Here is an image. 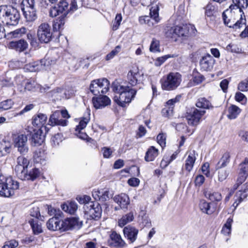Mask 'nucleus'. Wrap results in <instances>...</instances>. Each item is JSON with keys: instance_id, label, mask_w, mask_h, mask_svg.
I'll list each match as a JSON object with an SVG mask.
<instances>
[{"instance_id": "1", "label": "nucleus", "mask_w": 248, "mask_h": 248, "mask_svg": "<svg viewBox=\"0 0 248 248\" xmlns=\"http://www.w3.org/2000/svg\"><path fill=\"white\" fill-rule=\"evenodd\" d=\"M112 88L115 93L113 99L115 103L121 107L129 104L136 93V89L128 86L121 85L117 81L112 83Z\"/></svg>"}, {"instance_id": "2", "label": "nucleus", "mask_w": 248, "mask_h": 248, "mask_svg": "<svg viewBox=\"0 0 248 248\" xmlns=\"http://www.w3.org/2000/svg\"><path fill=\"white\" fill-rule=\"evenodd\" d=\"M222 18L225 25L234 29L245 26L246 20L244 13L238 8L236 10L229 8L222 14Z\"/></svg>"}, {"instance_id": "3", "label": "nucleus", "mask_w": 248, "mask_h": 248, "mask_svg": "<svg viewBox=\"0 0 248 248\" xmlns=\"http://www.w3.org/2000/svg\"><path fill=\"white\" fill-rule=\"evenodd\" d=\"M20 19L17 10L11 6H0V20L10 25H16Z\"/></svg>"}, {"instance_id": "4", "label": "nucleus", "mask_w": 248, "mask_h": 248, "mask_svg": "<svg viewBox=\"0 0 248 248\" xmlns=\"http://www.w3.org/2000/svg\"><path fill=\"white\" fill-rule=\"evenodd\" d=\"M19 183L11 176L0 180V196L10 197L13 195L15 191L19 188Z\"/></svg>"}, {"instance_id": "5", "label": "nucleus", "mask_w": 248, "mask_h": 248, "mask_svg": "<svg viewBox=\"0 0 248 248\" xmlns=\"http://www.w3.org/2000/svg\"><path fill=\"white\" fill-rule=\"evenodd\" d=\"M182 81V76L177 72H171L164 76L161 80L163 90L172 91L177 89Z\"/></svg>"}, {"instance_id": "6", "label": "nucleus", "mask_w": 248, "mask_h": 248, "mask_svg": "<svg viewBox=\"0 0 248 248\" xmlns=\"http://www.w3.org/2000/svg\"><path fill=\"white\" fill-rule=\"evenodd\" d=\"M53 31L51 26L46 22L42 23L38 27L37 35L41 43H48L52 39Z\"/></svg>"}, {"instance_id": "7", "label": "nucleus", "mask_w": 248, "mask_h": 248, "mask_svg": "<svg viewBox=\"0 0 248 248\" xmlns=\"http://www.w3.org/2000/svg\"><path fill=\"white\" fill-rule=\"evenodd\" d=\"M14 147L21 154H26L29 151L28 137L25 134L15 135L13 138Z\"/></svg>"}, {"instance_id": "8", "label": "nucleus", "mask_w": 248, "mask_h": 248, "mask_svg": "<svg viewBox=\"0 0 248 248\" xmlns=\"http://www.w3.org/2000/svg\"><path fill=\"white\" fill-rule=\"evenodd\" d=\"M57 7L59 12L64 16L69 12H73L78 9L76 0H62L59 2Z\"/></svg>"}, {"instance_id": "9", "label": "nucleus", "mask_w": 248, "mask_h": 248, "mask_svg": "<svg viewBox=\"0 0 248 248\" xmlns=\"http://www.w3.org/2000/svg\"><path fill=\"white\" fill-rule=\"evenodd\" d=\"M204 110H199L194 108L192 111L188 113L186 116L188 124L192 126H197L199 124L202 117L204 115Z\"/></svg>"}, {"instance_id": "10", "label": "nucleus", "mask_w": 248, "mask_h": 248, "mask_svg": "<svg viewBox=\"0 0 248 248\" xmlns=\"http://www.w3.org/2000/svg\"><path fill=\"white\" fill-rule=\"evenodd\" d=\"M108 244L111 247L118 248H123L127 246L126 243L122 239L121 235L115 231L110 234Z\"/></svg>"}, {"instance_id": "11", "label": "nucleus", "mask_w": 248, "mask_h": 248, "mask_svg": "<svg viewBox=\"0 0 248 248\" xmlns=\"http://www.w3.org/2000/svg\"><path fill=\"white\" fill-rule=\"evenodd\" d=\"M196 159L195 152L194 151L190 152L185 160V163L183 169L182 173L183 175L187 176L189 174L193 168Z\"/></svg>"}, {"instance_id": "12", "label": "nucleus", "mask_w": 248, "mask_h": 248, "mask_svg": "<svg viewBox=\"0 0 248 248\" xmlns=\"http://www.w3.org/2000/svg\"><path fill=\"white\" fill-rule=\"evenodd\" d=\"M248 196V185L244 184L241 186L240 189L237 191L234 197V202L232 206L235 209L239 203L246 199Z\"/></svg>"}, {"instance_id": "13", "label": "nucleus", "mask_w": 248, "mask_h": 248, "mask_svg": "<svg viewBox=\"0 0 248 248\" xmlns=\"http://www.w3.org/2000/svg\"><path fill=\"white\" fill-rule=\"evenodd\" d=\"M127 81L131 86H135L141 81V75L137 68H133L127 74Z\"/></svg>"}, {"instance_id": "14", "label": "nucleus", "mask_w": 248, "mask_h": 248, "mask_svg": "<svg viewBox=\"0 0 248 248\" xmlns=\"http://www.w3.org/2000/svg\"><path fill=\"white\" fill-rule=\"evenodd\" d=\"M123 233L129 243H133L137 240L139 230L133 226L128 225L124 228Z\"/></svg>"}, {"instance_id": "15", "label": "nucleus", "mask_w": 248, "mask_h": 248, "mask_svg": "<svg viewBox=\"0 0 248 248\" xmlns=\"http://www.w3.org/2000/svg\"><path fill=\"white\" fill-rule=\"evenodd\" d=\"M40 175L39 169L33 168L29 171L27 169L24 171L20 173L17 176L22 180H31L33 181L36 179Z\"/></svg>"}, {"instance_id": "16", "label": "nucleus", "mask_w": 248, "mask_h": 248, "mask_svg": "<svg viewBox=\"0 0 248 248\" xmlns=\"http://www.w3.org/2000/svg\"><path fill=\"white\" fill-rule=\"evenodd\" d=\"M92 101L93 106L96 109H102L105 107L109 105L111 103L110 99L106 95L93 97Z\"/></svg>"}, {"instance_id": "17", "label": "nucleus", "mask_w": 248, "mask_h": 248, "mask_svg": "<svg viewBox=\"0 0 248 248\" xmlns=\"http://www.w3.org/2000/svg\"><path fill=\"white\" fill-rule=\"evenodd\" d=\"M16 163L17 164L15 166V171L17 176L28 169L29 161L25 157L20 156L17 158Z\"/></svg>"}, {"instance_id": "18", "label": "nucleus", "mask_w": 248, "mask_h": 248, "mask_svg": "<svg viewBox=\"0 0 248 248\" xmlns=\"http://www.w3.org/2000/svg\"><path fill=\"white\" fill-rule=\"evenodd\" d=\"M176 28H179L176 30L177 36H187L189 34H195L196 31L194 26L189 24L185 25L182 27L176 26Z\"/></svg>"}, {"instance_id": "19", "label": "nucleus", "mask_w": 248, "mask_h": 248, "mask_svg": "<svg viewBox=\"0 0 248 248\" xmlns=\"http://www.w3.org/2000/svg\"><path fill=\"white\" fill-rule=\"evenodd\" d=\"M67 121L60 118V111H55L52 114L48 120V124L54 126L55 125L66 126Z\"/></svg>"}, {"instance_id": "20", "label": "nucleus", "mask_w": 248, "mask_h": 248, "mask_svg": "<svg viewBox=\"0 0 248 248\" xmlns=\"http://www.w3.org/2000/svg\"><path fill=\"white\" fill-rule=\"evenodd\" d=\"M113 201L117 203L121 209H127L130 204L128 196L124 193L116 195L113 198Z\"/></svg>"}, {"instance_id": "21", "label": "nucleus", "mask_w": 248, "mask_h": 248, "mask_svg": "<svg viewBox=\"0 0 248 248\" xmlns=\"http://www.w3.org/2000/svg\"><path fill=\"white\" fill-rule=\"evenodd\" d=\"M214 63V60L211 55L203 56L200 62L201 68L203 71H210L213 68Z\"/></svg>"}, {"instance_id": "22", "label": "nucleus", "mask_w": 248, "mask_h": 248, "mask_svg": "<svg viewBox=\"0 0 248 248\" xmlns=\"http://www.w3.org/2000/svg\"><path fill=\"white\" fill-rule=\"evenodd\" d=\"M9 48L15 49L18 52L25 50L28 47V43L24 40H19L17 41H11L8 44Z\"/></svg>"}, {"instance_id": "23", "label": "nucleus", "mask_w": 248, "mask_h": 248, "mask_svg": "<svg viewBox=\"0 0 248 248\" xmlns=\"http://www.w3.org/2000/svg\"><path fill=\"white\" fill-rule=\"evenodd\" d=\"M248 176V159H245L239 165V177L237 181L239 183L244 182Z\"/></svg>"}, {"instance_id": "24", "label": "nucleus", "mask_w": 248, "mask_h": 248, "mask_svg": "<svg viewBox=\"0 0 248 248\" xmlns=\"http://www.w3.org/2000/svg\"><path fill=\"white\" fill-rule=\"evenodd\" d=\"M180 96H177L175 98L171 99L168 101L166 103L168 108H165L163 109L162 112L166 117H170L172 115L173 109L174 104L179 102Z\"/></svg>"}, {"instance_id": "25", "label": "nucleus", "mask_w": 248, "mask_h": 248, "mask_svg": "<svg viewBox=\"0 0 248 248\" xmlns=\"http://www.w3.org/2000/svg\"><path fill=\"white\" fill-rule=\"evenodd\" d=\"M44 139V136L43 135L41 129L33 130V133L31 136V141L35 146L41 145L43 142Z\"/></svg>"}, {"instance_id": "26", "label": "nucleus", "mask_w": 248, "mask_h": 248, "mask_svg": "<svg viewBox=\"0 0 248 248\" xmlns=\"http://www.w3.org/2000/svg\"><path fill=\"white\" fill-rule=\"evenodd\" d=\"M47 119V117L46 114L39 113L32 117V124L34 126L40 127L46 124Z\"/></svg>"}, {"instance_id": "27", "label": "nucleus", "mask_w": 248, "mask_h": 248, "mask_svg": "<svg viewBox=\"0 0 248 248\" xmlns=\"http://www.w3.org/2000/svg\"><path fill=\"white\" fill-rule=\"evenodd\" d=\"M47 228L51 231H61V220L58 217L50 218L46 223Z\"/></svg>"}, {"instance_id": "28", "label": "nucleus", "mask_w": 248, "mask_h": 248, "mask_svg": "<svg viewBox=\"0 0 248 248\" xmlns=\"http://www.w3.org/2000/svg\"><path fill=\"white\" fill-rule=\"evenodd\" d=\"M158 155V150L155 147L152 146L150 147L144 157L145 160L147 162L154 161Z\"/></svg>"}, {"instance_id": "29", "label": "nucleus", "mask_w": 248, "mask_h": 248, "mask_svg": "<svg viewBox=\"0 0 248 248\" xmlns=\"http://www.w3.org/2000/svg\"><path fill=\"white\" fill-rule=\"evenodd\" d=\"M12 144L10 141L3 140L0 142V156L6 155L10 153Z\"/></svg>"}, {"instance_id": "30", "label": "nucleus", "mask_w": 248, "mask_h": 248, "mask_svg": "<svg viewBox=\"0 0 248 248\" xmlns=\"http://www.w3.org/2000/svg\"><path fill=\"white\" fill-rule=\"evenodd\" d=\"M204 14L207 17L215 16L217 13L218 9L217 5L213 3H208L204 7Z\"/></svg>"}, {"instance_id": "31", "label": "nucleus", "mask_w": 248, "mask_h": 248, "mask_svg": "<svg viewBox=\"0 0 248 248\" xmlns=\"http://www.w3.org/2000/svg\"><path fill=\"white\" fill-rule=\"evenodd\" d=\"M24 16L27 21L32 22L35 20L37 18V14L35 8L23 9Z\"/></svg>"}, {"instance_id": "32", "label": "nucleus", "mask_w": 248, "mask_h": 248, "mask_svg": "<svg viewBox=\"0 0 248 248\" xmlns=\"http://www.w3.org/2000/svg\"><path fill=\"white\" fill-rule=\"evenodd\" d=\"M232 3L230 6V8L236 10V8L243 12V8H247L248 6V0H232Z\"/></svg>"}, {"instance_id": "33", "label": "nucleus", "mask_w": 248, "mask_h": 248, "mask_svg": "<svg viewBox=\"0 0 248 248\" xmlns=\"http://www.w3.org/2000/svg\"><path fill=\"white\" fill-rule=\"evenodd\" d=\"M102 209L100 206L97 204L96 206L93 204V207L90 209L89 214L90 216L95 220H97L101 216Z\"/></svg>"}, {"instance_id": "34", "label": "nucleus", "mask_w": 248, "mask_h": 248, "mask_svg": "<svg viewBox=\"0 0 248 248\" xmlns=\"http://www.w3.org/2000/svg\"><path fill=\"white\" fill-rule=\"evenodd\" d=\"M62 209L70 214H74L78 209V205L74 202H71L62 205Z\"/></svg>"}, {"instance_id": "35", "label": "nucleus", "mask_w": 248, "mask_h": 248, "mask_svg": "<svg viewBox=\"0 0 248 248\" xmlns=\"http://www.w3.org/2000/svg\"><path fill=\"white\" fill-rule=\"evenodd\" d=\"M211 204L212 203L207 202L204 200L201 201L199 204L200 208L203 213L211 214L215 211V208H212Z\"/></svg>"}, {"instance_id": "36", "label": "nucleus", "mask_w": 248, "mask_h": 248, "mask_svg": "<svg viewBox=\"0 0 248 248\" xmlns=\"http://www.w3.org/2000/svg\"><path fill=\"white\" fill-rule=\"evenodd\" d=\"M241 112V109L237 106L232 105L228 108L227 117L229 119H235Z\"/></svg>"}, {"instance_id": "37", "label": "nucleus", "mask_w": 248, "mask_h": 248, "mask_svg": "<svg viewBox=\"0 0 248 248\" xmlns=\"http://www.w3.org/2000/svg\"><path fill=\"white\" fill-rule=\"evenodd\" d=\"M134 219V215L132 212H129L123 216L118 222V226L120 227H124L127 223L132 221Z\"/></svg>"}, {"instance_id": "38", "label": "nucleus", "mask_w": 248, "mask_h": 248, "mask_svg": "<svg viewBox=\"0 0 248 248\" xmlns=\"http://www.w3.org/2000/svg\"><path fill=\"white\" fill-rule=\"evenodd\" d=\"M217 171V180L218 181L222 182L225 180L230 173L229 170L225 168H217L216 167Z\"/></svg>"}, {"instance_id": "39", "label": "nucleus", "mask_w": 248, "mask_h": 248, "mask_svg": "<svg viewBox=\"0 0 248 248\" xmlns=\"http://www.w3.org/2000/svg\"><path fill=\"white\" fill-rule=\"evenodd\" d=\"M90 120V114L89 113H88L86 116L81 118L79 120L78 124L76 127V131L77 132H79L85 128L89 122Z\"/></svg>"}, {"instance_id": "40", "label": "nucleus", "mask_w": 248, "mask_h": 248, "mask_svg": "<svg viewBox=\"0 0 248 248\" xmlns=\"http://www.w3.org/2000/svg\"><path fill=\"white\" fill-rule=\"evenodd\" d=\"M233 222V219L231 217L227 219L226 223L223 225L221 233L226 236H229L231 233L232 225Z\"/></svg>"}, {"instance_id": "41", "label": "nucleus", "mask_w": 248, "mask_h": 248, "mask_svg": "<svg viewBox=\"0 0 248 248\" xmlns=\"http://www.w3.org/2000/svg\"><path fill=\"white\" fill-rule=\"evenodd\" d=\"M102 93H107L109 89V82L106 78L97 79Z\"/></svg>"}, {"instance_id": "42", "label": "nucleus", "mask_w": 248, "mask_h": 248, "mask_svg": "<svg viewBox=\"0 0 248 248\" xmlns=\"http://www.w3.org/2000/svg\"><path fill=\"white\" fill-rule=\"evenodd\" d=\"M205 196L212 202H219L222 200L221 194L218 192H206Z\"/></svg>"}, {"instance_id": "43", "label": "nucleus", "mask_w": 248, "mask_h": 248, "mask_svg": "<svg viewBox=\"0 0 248 248\" xmlns=\"http://www.w3.org/2000/svg\"><path fill=\"white\" fill-rule=\"evenodd\" d=\"M159 10V6L156 4H155V5H153L150 8V14L151 17L152 18L155 20V23H158L160 21L158 14Z\"/></svg>"}, {"instance_id": "44", "label": "nucleus", "mask_w": 248, "mask_h": 248, "mask_svg": "<svg viewBox=\"0 0 248 248\" xmlns=\"http://www.w3.org/2000/svg\"><path fill=\"white\" fill-rule=\"evenodd\" d=\"M230 156L229 153H225L218 161L217 167V168H224L230 162Z\"/></svg>"}, {"instance_id": "45", "label": "nucleus", "mask_w": 248, "mask_h": 248, "mask_svg": "<svg viewBox=\"0 0 248 248\" xmlns=\"http://www.w3.org/2000/svg\"><path fill=\"white\" fill-rule=\"evenodd\" d=\"M41 65L37 62H33L25 65L24 68L25 71L34 72L39 71L40 69Z\"/></svg>"}, {"instance_id": "46", "label": "nucleus", "mask_w": 248, "mask_h": 248, "mask_svg": "<svg viewBox=\"0 0 248 248\" xmlns=\"http://www.w3.org/2000/svg\"><path fill=\"white\" fill-rule=\"evenodd\" d=\"M26 32V29L25 27H22L20 29H16L13 31L8 33L9 38H17L21 36Z\"/></svg>"}, {"instance_id": "47", "label": "nucleus", "mask_w": 248, "mask_h": 248, "mask_svg": "<svg viewBox=\"0 0 248 248\" xmlns=\"http://www.w3.org/2000/svg\"><path fill=\"white\" fill-rule=\"evenodd\" d=\"M197 107L203 109H209L211 107V103L205 98H201L198 99L196 104Z\"/></svg>"}, {"instance_id": "48", "label": "nucleus", "mask_w": 248, "mask_h": 248, "mask_svg": "<svg viewBox=\"0 0 248 248\" xmlns=\"http://www.w3.org/2000/svg\"><path fill=\"white\" fill-rule=\"evenodd\" d=\"M97 79L92 81L90 85V90L94 95H97L101 93V89Z\"/></svg>"}, {"instance_id": "49", "label": "nucleus", "mask_w": 248, "mask_h": 248, "mask_svg": "<svg viewBox=\"0 0 248 248\" xmlns=\"http://www.w3.org/2000/svg\"><path fill=\"white\" fill-rule=\"evenodd\" d=\"M70 229L72 228H79L82 225V221L79 220L78 218H68Z\"/></svg>"}, {"instance_id": "50", "label": "nucleus", "mask_w": 248, "mask_h": 248, "mask_svg": "<svg viewBox=\"0 0 248 248\" xmlns=\"http://www.w3.org/2000/svg\"><path fill=\"white\" fill-rule=\"evenodd\" d=\"M14 102L11 99H7L6 100L0 102V109L1 110H8L11 108Z\"/></svg>"}, {"instance_id": "51", "label": "nucleus", "mask_w": 248, "mask_h": 248, "mask_svg": "<svg viewBox=\"0 0 248 248\" xmlns=\"http://www.w3.org/2000/svg\"><path fill=\"white\" fill-rule=\"evenodd\" d=\"M122 20V16L121 14H118L116 15L115 19L113 21H112V29L113 31L117 30Z\"/></svg>"}, {"instance_id": "52", "label": "nucleus", "mask_w": 248, "mask_h": 248, "mask_svg": "<svg viewBox=\"0 0 248 248\" xmlns=\"http://www.w3.org/2000/svg\"><path fill=\"white\" fill-rule=\"evenodd\" d=\"M62 141V136L61 134H57L53 136L51 139V142L54 147L58 146Z\"/></svg>"}, {"instance_id": "53", "label": "nucleus", "mask_w": 248, "mask_h": 248, "mask_svg": "<svg viewBox=\"0 0 248 248\" xmlns=\"http://www.w3.org/2000/svg\"><path fill=\"white\" fill-rule=\"evenodd\" d=\"M156 140L157 143L162 147L164 148L166 146V135L165 133H160L157 137Z\"/></svg>"}, {"instance_id": "54", "label": "nucleus", "mask_w": 248, "mask_h": 248, "mask_svg": "<svg viewBox=\"0 0 248 248\" xmlns=\"http://www.w3.org/2000/svg\"><path fill=\"white\" fill-rule=\"evenodd\" d=\"M150 50L153 52H159V42L155 39H153L150 46Z\"/></svg>"}, {"instance_id": "55", "label": "nucleus", "mask_w": 248, "mask_h": 248, "mask_svg": "<svg viewBox=\"0 0 248 248\" xmlns=\"http://www.w3.org/2000/svg\"><path fill=\"white\" fill-rule=\"evenodd\" d=\"M100 201L105 202L109 199L111 195L109 194V191L107 188L101 189Z\"/></svg>"}, {"instance_id": "56", "label": "nucleus", "mask_w": 248, "mask_h": 248, "mask_svg": "<svg viewBox=\"0 0 248 248\" xmlns=\"http://www.w3.org/2000/svg\"><path fill=\"white\" fill-rule=\"evenodd\" d=\"M179 28H176V26L168 27V29L166 31L165 33L167 37L170 38H173L177 36L176 35V30Z\"/></svg>"}, {"instance_id": "57", "label": "nucleus", "mask_w": 248, "mask_h": 248, "mask_svg": "<svg viewBox=\"0 0 248 248\" xmlns=\"http://www.w3.org/2000/svg\"><path fill=\"white\" fill-rule=\"evenodd\" d=\"M121 46H117L113 50H112L110 53H109L106 56V60L108 61L113 58L116 55H117L119 53V52L121 50Z\"/></svg>"}, {"instance_id": "58", "label": "nucleus", "mask_w": 248, "mask_h": 248, "mask_svg": "<svg viewBox=\"0 0 248 248\" xmlns=\"http://www.w3.org/2000/svg\"><path fill=\"white\" fill-rule=\"evenodd\" d=\"M38 87V85L34 81H28L24 89L29 91H33Z\"/></svg>"}, {"instance_id": "59", "label": "nucleus", "mask_w": 248, "mask_h": 248, "mask_svg": "<svg viewBox=\"0 0 248 248\" xmlns=\"http://www.w3.org/2000/svg\"><path fill=\"white\" fill-rule=\"evenodd\" d=\"M237 89L241 92L248 91V78L241 81L238 85Z\"/></svg>"}, {"instance_id": "60", "label": "nucleus", "mask_w": 248, "mask_h": 248, "mask_svg": "<svg viewBox=\"0 0 248 248\" xmlns=\"http://www.w3.org/2000/svg\"><path fill=\"white\" fill-rule=\"evenodd\" d=\"M70 230L68 218L61 220V231L64 232Z\"/></svg>"}, {"instance_id": "61", "label": "nucleus", "mask_w": 248, "mask_h": 248, "mask_svg": "<svg viewBox=\"0 0 248 248\" xmlns=\"http://www.w3.org/2000/svg\"><path fill=\"white\" fill-rule=\"evenodd\" d=\"M170 55H166L162 57L157 58L155 62V64L157 66H159L162 64L168 58H171Z\"/></svg>"}, {"instance_id": "62", "label": "nucleus", "mask_w": 248, "mask_h": 248, "mask_svg": "<svg viewBox=\"0 0 248 248\" xmlns=\"http://www.w3.org/2000/svg\"><path fill=\"white\" fill-rule=\"evenodd\" d=\"M31 225L32 227L33 233L35 234H38L42 232L41 226L37 223H34V221L31 222Z\"/></svg>"}, {"instance_id": "63", "label": "nucleus", "mask_w": 248, "mask_h": 248, "mask_svg": "<svg viewBox=\"0 0 248 248\" xmlns=\"http://www.w3.org/2000/svg\"><path fill=\"white\" fill-rule=\"evenodd\" d=\"M18 245V243L15 240L6 241L2 248H16Z\"/></svg>"}, {"instance_id": "64", "label": "nucleus", "mask_w": 248, "mask_h": 248, "mask_svg": "<svg viewBox=\"0 0 248 248\" xmlns=\"http://www.w3.org/2000/svg\"><path fill=\"white\" fill-rule=\"evenodd\" d=\"M44 152L43 150L39 149L36 151L34 155V159L36 160V162H39L44 158Z\"/></svg>"}]
</instances>
